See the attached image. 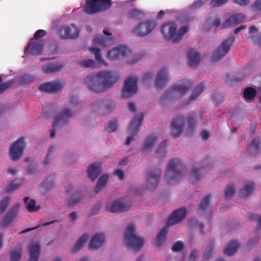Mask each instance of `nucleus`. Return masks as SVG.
<instances>
[{"label":"nucleus","instance_id":"nucleus-4","mask_svg":"<svg viewBox=\"0 0 261 261\" xmlns=\"http://www.w3.org/2000/svg\"><path fill=\"white\" fill-rule=\"evenodd\" d=\"M135 225L131 223L127 227L124 233V242L128 248L135 251H139L143 246L144 241L135 233Z\"/></svg>","mask_w":261,"mask_h":261},{"label":"nucleus","instance_id":"nucleus-19","mask_svg":"<svg viewBox=\"0 0 261 261\" xmlns=\"http://www.w3.org/2000/svg\"><path fill=\"white\" fill-rule=\"evenodd\" d=\"M129 52V49L123 46L114 48L107 54V58L110 60H114L124 57Z\"/></svg>","mask_w":261,"mask_h":261},{"label":"nucleus","instance_id":"nucleus-34","mask_svg":"<svg viewBox=\"0 0 261 261\" xmlns=\"http://www.w3.org/2000/svg\"><path fill=\"white\" fill-rule=\"evenodd\" d=\"M239 246V244L237 241H231L224 249L223 253L228 255H231L235 253Z\"/></svg>","mask_w":261,"mask_h":261},{"label":"nucleus","instance_id":"nucleus-41","mask_svg":"<svg viewBox=\"0 0 261 261\" xmlns=\"http://www.w3.org/2000/svg\"><path fill=\"white\" fill-rule=\"evenodd\" d=\"M82 196L83 195L81 192H77L72 195L68 200V205L71 206H74L80 201Z\"/></svg>","mask_w":261,"mask_h":261},{"label":"nucleus","instance_id":"nucleus-32","mask_svg":"<svg viewBox=\"0 0 261 261\" xmlns=\"http://www.w3.org/2000/svg\"><path fill=\"white\" fill-rule=\"evenodd\" d=\"M255 190V185L253 182H248L244 187L240 190L239 195L241 197L245 198L252 194Z\"/></svg>","mask_w":261,"mask_h":261},{"label":"nucleus","instance_id":"nucleus-62","mask_svg":"<svg viewBox=\"0 0 261 261\" xmlns=\"http://www.w3.org/2000/svg\"><path fill=\"white\" fill-rule=\"evenodd\" d=\"M208 1L209 0H198L192 5L191 8L193 9H198Z\"/></svg>","mask_w":261,"mask_h":261},{"label":"nucleus","instance_id":"nucleus-58","mask_svg":"<svg viewBox=\"0 0 261 261\" xmlns=\"http://www.w3.org/2000/svg\"><path fill=\"white\" fill-rule=\"evenodd\" d=\"M167 146V140H164L159 146L156 149V153H165L166 152V148Z\"/></svg>","mask_w":261,"mask_h":261},{"label":"nucleus","instance_id":"nucleus-46","mask_svg":"<svg viewBox=\"0 0 261 261\" xmlns=\"http://www.w3.org/2000/svg\"><path fill=\"white\" fill-rule=\"evenodd\" d=\"M26 207L30 212L38 211L40 209V206H36V201L34 199H31L27 204Z\"/></svg>","mask_w":261,"mask_h":261},{"label":"nucleus","instance_id":"nucleus-53","mask_svg":"<svg viewBox=\"0 0 261 261\" xmlns=\"http://www.w3.org/2000/svg\"><path fill=\"white\" fill-rule=\"evenodd\" d=\"M235 193L234 186L232 185L228 186L225 190V196L227 198H229Z\"/></svg>","mask_w":261,"mask_h":261},{"label":"nucleus","instance_id":"nucleus-48","mask_svg":"<svg viewBox=\"0 0 261 261\" xmlns=\"http://www.w3.org/2000/svg\"><path fill=\"white\" fill-rule=\"evenodd\" d=\"M94 41L96 44L106 46L107 45L108 40L103 36H97L95 38Z\"/></svg>","mask_w":261,"mask_h":261},{"label":"nucleus","instance_id":"nucleus-6","mask_svg":"<svg viewBox=\"0 0 261 261\" xmlns=\"http://www.w3.org/2000/svg\"><path fill=\"white\" fill-rule=\"evenodd\" d=\"M192 82L188 80H183L174 84L170 90H167L161 98L162 101L164 100L171 99L175 95V93L183 94L192 85Z\"/></svg>","mask_w":261,"mask_h":261},{"label":"nucleus","instance_id":"nucleus-25","mask_svg":"<svg viewBox=\"0 0 261 261\" xmlns=\"http://www.w3.org/2000/svg\"><path fill=\"white\" fill-rule=\"evenodd\" d=\"M261 140L259 138L254 139L251 142L249 146L248 147L247 153L251 156H255L258 155L261 150L260 148Z\"/></svg>","mask_w":261,"mask_h":261},{"label":"nucleus","instance_id":"nucleus-47","mask_svg":"<svg viewBox=\"0 0 261 261\" xmlns=\"http://www.w3.org/2000/svg\"><path fill=\"white\" fill-rule=\"evenodd\" d=\"M21 256L20 249H15L11 251L10 257L11 261H18Z\"/></svg>","mask_w":261,"mask_h":261},{"label":"nucleus","instance_id":"nucleus-27","mask_svg":"<svg viewBox=\"0 0 261 261\" xmlns=\"http://www.w3.org/2000/svg\"><path fill=\"white\" fill-rule=\"evenodd\" d=\"M101 165L99 163H94L91 164L88 169V177L92 180L94 181L101 173Z\"/></svg>","mask_w":261,"mask_h":261},{"label":"nucleus","instance_id":"nucleus-31","mask_svg":"<svg viewBox=\"0 0 261 261\" xmlns=\"http://www.w3.org/2000/svg\"><path fill=\"white\" fill-rule=\"evenodd\" d=\"M205 88V84L204 82L200 83L194 89V91L190 96L186 105H188L196 100L198 97L203 92Z\"/></svg>","mask_w":261,"mask_h":261},{"label":"nucleus","instance_id":"nucleus-12","mask_svg":"<svg viewBox=\"0 0 261 261\" xmlns=\"http://www.w3.org/2000/svg\"><path fill=\"white\" fill-rule=\"evenodd\" d=\"M154 20H147L139 24L134 30L133 32L136 35L144 37L149 34L156 27Z\"/></svg>","mask_w":261,"mask_h":261},{"label":"nucleus","instance_id":"nucleus-14","mask_svg":"<svg viewBox=\"0 0 261 261\" xmlns=\"http://www.w3.org/2000/svg\"><path fill=\"white\" fill-rule=\"evenodd\" d=\"M58 35L61 39H73L80 34L79 29L73 24L70 26H63L58 30Z\"/></svg>","mask_w":261,"mask_h":261},{"label":"nucleus","instance_id":"nucleus-26","mask_svg":"<svg viewBox=\"0 0 261 261\" xmlns=\"http://www.w3.org/2000/svg\"><path fill=\"white\" fill-rule=\"evenodd\" d=\"M156 134L152 133L149 135L146 139L141 152L142 153H148L152 148L154 147V144L157 140Z\"/></svg>","mask_w":261,"mask_h":261},{"label":"nucleus","instance_id":"nucleus-10","mask_svg":"<svg viewBox=\"0 0 261 261\" xmlns=\"http://www.w3.org/2000/svg\"><path fill=\"white\" fill-rule=\"evenodd\" d=\"M144 114L140 113L137 117H134L130 123L128 133L131 136H128L125 141V144L128 145L134 139V136L137 134L139 131L142 122L143 120Z\"/></svg>","mask_w":261,"mask_h":261},{"label":"nucleus","instance_id":"nucleus-11","mask_svg":"<svg viewBox=\"0 0 261 261\" xmlns=\"http://www.w3.org/2000/svg\"><path fill=\"white\" fill-rule=\"evenodd\" d=\"M137 79L134 76H129L125 81L122 90V97L127 98L132 96L137 91Z\"/></svg>","mask_w":261,"mask_h":261},{"label":"nucleus","instance_id":"nucleus-63","mask_svg":"<svg viewBox=\"0 0 261 261\" xmlns=\"http://www.w3.org/2000/svg\"><path fill=\"white\" fill-rule=\"evenodd\" d=\"M54 149V146H51L49 148V149L47 153L46 158H45V160L43 161V165H46L49 163V162L50 161L49 156H50V154L53 152Z\"/></svg>","mask_w":261,"mask_h":261},{"label":"nucleus","instance_id":"nucleus-51","mask_svg":"<svg viewBox=\"0 0 261 261\" xmlns=\"http://www.w3.org/2000/svg\"><path fill=\"white\" fill-rule=\"evenodd\" d=\"M14 83L13 80H10L0 85V94L6 91L11 85Z\"/></svg>","mask_w":261,"mask_h":261},{"label":"nucleus","instance_id":"nucleus-15","mask_svg":"<svg viewBox=\"0 0 261 261\" xmlns=\"http://www.w3.org/2000/svg\"><path fill=\"white\" fill-rule=\"evenodd\" d=\"M171 127L172 136L176 138L179 137L185 127L184 117L179 115L175 117L171 122Z\"/></svg>","mask_w":261,"mask_h":261},{"label":"nucleus","instance_id":"nucleus-21","mask_svg":"<svg viewBox=\"0 0 261 261\" xmlns=\"http://www.w3.org/2000/svg\"><path fill=\"white\" fill-rule=\"evenodd\" d=\"M168 70V69L165 67L158 72L155 82V86L156 88L162 89L168 81L167 73Z\"/></svg>","mask_w":261,"mask_h":261},{"label":"nucleus","instance_id":"nucleus-3","mask_svg":"<svg viewBox=\"0 0 261 261\" xmlns=\"http://www.w3.org/2000/svg\"><path fill=\"white\" fill-rule=\"evenodd\" d=\"M189 28L187 25L181 27L176 32L177 25L173 22H168L163 24L161 32L166 40H172L173 43L178 42L182 38L184 35L188 31Z\"/></svg>","mask_w":261,"mask_h":261},{"label":"nucleus","instance_id":"nucleus-38","mask_svg":"<svg viewBox=\"0 0 261 261\" xmlns=\"http://www.w3.org/2000/svg\"><path fill=\"white\" fill-rule=\"evenodd\" d=\"M168 227L167 226L163 228L156 236V241L158 247H161L165 241L166 237L168 232Z\"/></svg>","mask_w":261,"mask_h":261},{"label":"nucleus","instance_id":"nucleus-56","mask_svg":"<svg viewBox=\"0 0 261 261\" xmlns=\"http://www.w3.org/2000/svg\"><path fill=\"white\" fill-rule=\"evenodd\" d=\"M184 247V244L181 241L175 242L172 247V250L174 252H179L181 251Z\"/></svg>","mask_w":261,"mask_h":261},{"label":"nucleus","instance_id":"nucleus-13","mask_svg":"<svg viewBox=\"0 0 261 261\" xmlns=\"http://www.w3.org/2000/svg\"><path fill=\"white\" fill-rule=\"evenodd\" d=\"M162 172V170L160 168L151 169L147 172L146 186L149 190H154L156 189L159 184Z\"/></svg>","mask_w":261,"mask_h":261},{"label":"nucleus","instance_id":"nucleus-24","mask_svg":"<svg viewBox=\"0 0 261 261\" xmlns=\"http://www.w3.org/2000/svg\"><path fill=\"white\" fill-rule=\"evenodd\" d=\"M245 19V16L242 14H237L231 16L225 20L222 24L221 28L222 29H225L232 25L238 24L243 22Z\"/></svg>","mask_w":261,"mask_h":261},{"label":"nucleus","instance_id":"nucleus-39","mask_svg":"<svg viewBox=\"0 0 261 261\" xmlns=\"http://www.w3.org/2000/svg\"><path fill=\"white\" fill-rule=\"evenodd\" d=\"M256 90L252 87H248L244 90V97L247 100L253 99L256 95Z\"/></svg>","mask_w":261,"mask_h":261},{"label":"nucleus","instance_id":"nucleus-2","mask_svg":"<svg viewBox=\"0 0 261 261\" xmlns=\"http://www.w3.org/2000/svg\"><path fill=\"white\" fill-rule=\"evenodd\" d=\"M187 173V169L178 159L171 160L167 166L164 180L168 184H175Z\"/></svg>","mask_w":261,"mask_h":261},{"label":"nucleus","instance_id":"nucleus-50","mask_svg":"<svg viewBox=\"0 0 261 261\" xmlns=\"http://www.w3.org/2000/svg\"><path fill=\"white\" fill-rule=\"evenodd\" d=\"M214 246L212 243L207 248H206L203 254V258L204 259H207L212 256L213 253Z\"/></svg>","mask_w":261,"mask_h":261},{"label":"nucleus","instance_id":"nucleus-37","mask_svg":"<svg viewBox=\"0 0 261 261\" xmlns=\"http://www.w3.org/2000/svg\"><path fill=\"white\" fill-rule=\"evenodd\" d=\"M108 175L103 174L98 179L95 188V193L96 194L99 193L105 186L108 182Z\"/></svg>","mask_w":261,"mask_h":261},{"label":"nucleus","instance_id":"nucleus-7","mask_svg":"<svg viewBox=\"0 0 261 261\" xmlns=\"http://www.w3.org/2000/svg\"><path fill=\"white\" fill-rule=\"evenodd\" d=\"M73 114L72 111L68 109H65L55 117V120L52 124L53 128L50 130V136L51 138H53L55 136L56 128L67 124Z\"/></svg>","mask_w":261,"mask_h":261},{"label":"nucleus","instance_id":"nucleus-35","mask_svg":"<svg viewBox=\"0 0 261 261\" xmlns=\"http://www.w3.org/2000/svg\"><path fill=\"white\" fill-rule=\"evenodd\" d=\"M88 236L87 233H84L79 238L72 248L71 251L72 253L78 252L83 247L88 239Z\"/></svg>","mask_w":261,"mask_h":261},{"label":"nucleus","instance_id":"nucleus-45","mask_svg":"<svg viewBox=\"0 0 261 261\" xmlns=\"http://www.w3.org/2000/svg\"><path fill=\"white\" fill-rule=\"evenodd\" d=\"M79 64L81 67L84 68H91L94 67L95 63L93 60L86 59L81 60L79 62Z\"/></svg>","mask_w":261,"mask_h":261},{"label":"nucleus","instance_id":"nucleus-43","mask_svg":"<svg viewBox=\"0 0 261 261\" xmlns=\"http://www.w3.org/2000/svg\"><path fill=\"white\" fill-rule=\"evenodd\" d=\"M127 15V17L130 18L140 19L142 17L143 14L141 11L137 9H133L130 10Z\"/></svg>","mask_w":261,"mask_h":261},{"label":"nucleus","instance_id":"nucleus-23","mask_svg":"<svg viewBox=\"0 0 261 261\" xmlns=\"http://www.w3.org/2000/svg\"><path fill=\"white\" fill-rule=\"evenodd\" d=\"M105 236L102 233H98L93 236L89 245V249L96 250L105 243Z\"/></svg>","mask_w":261,"mask_h":261},{"label":"nucleus","instance_id":"nucleus-22","mask_svg":"<svg viewBox=\"0 0 261 261\" xmlns=\"http://www.w3.org/2000/svg\"><path fill=\"white\" fill-rule=\"evenodd\" d=\"M188 127L186 134L188 135H193L197 127V117L196 114L191 112L188 115Z\"/></svg>","mask_w":261,"mask_h":261},{"label":"nucleus","instance_id":"nucleus-9","mask_svg":"<svg viewBox=\"0 0 261 261\" xmlns=\"http://www.w3.org/2000/svg\"><path fill=\"white\" fill-rule=\"evenodd\" d=\"M25 148L24 138L21 137L15 141L11 146L9 156L12 161L20 159L23 154Z\"/></svg>","mask_w":261,"mask_h":261},{"label":"nucleus","instance_id":"nucleus-55","mask_svg":"<svg viewBox=\"0 0 261 261\" xmlns=\"http://www.w3.org/2000/svg\"><path fill=\"white\" fill-rule=\"evenodd\" d=\"M19 186V184L14 180L8 185L6 188V191L7 193L12 192L17 189Z\"/></svg>","mask_w":261,"mask_h":261},{"label":"nucleus","instance_id":"nucleus-8","mask_svg":"<svg viewBox=\"0 0 261 261\" xmlns=\"http://www.w3.org/2000/svg\"><path fill=\"white\" fill-rule=\"evenodd\" d=\"M234 37L231 36L224 41L213 53L212 56V61L213 62L219 61L225 57L234 43Z\"/></svg>","mask_w":261,"mask_h":261},{"label":"nucleus","instance_id":"nucleus-54","mask_svg":"<svg viewBox=\"0 0 261 261\" xmlns=\"http://www.w3.org/2000/svg\"><path fill=\"white\" fill-rule=\"evenodd\" d=\"M10 202L9 198L8 197L4 198L0 202V214H2L6 209Z\"/></svg>","mask_w":261,"mask_h":261},{"label":"nucleus","instance_id":"nucleus-64","mask_svg":"<svg viewBox=\"0 0 261 261\" xmlns=\"http://www.w3.org/2000/svg\"><path fill=\"white\" fill-rule=\"evenodd\" d=\"M114 174L117 176L120 180H122L124 178V173L122 170H116L114 172Z\"/></svg>","mask_w":261,"mask_h":261},{"label":"nucleus","instance_id":"nucleus-28","mask_svg":"<svg viewBox=\"0 0 261 261\" xmlns=\"http://www.w3.org/2000/svg\"><path fill=\"white\" fill-rule=\"evenodd\" d=\"M40 248V245L38 243H33L30 245L28 248L30 256L29 261H38Z\"/></svg>","mask_w":261,"mask_h":261},{"label":"nucleus","instance_id":"nucleus-1","mask_svg":"<svg viewBox=\"0 0 261 261\" xmlns=\"http://www.w3.org/2000/svg\"><path fill=\"white\" fill-rule=\"evenodd\" d=\"M117 72L103 71L91 73L85 79L89 89L95 93H102L111 87L119 80Z\"/></svg>","mask_w":261,"mask_h":261},{"label":"nucleus","instance_id":"nucleus-40","mask_svg":"<svg viewBox=\"0 0 261 261\" xmlns=\"http://www.w3.org/2000/svg\"><path fill=\"white\" fill-rule=\"evenodd\" d=\"M202 170L201 168L194 166L192 168V171L190 175V178L192 182H195L200 178V172Z\"/></svg>","mask_w":261,"mask_h":261},{"label":"nucleus","instance_id":"nucleus-20","mask_svg":"<svg viewBox=\"0 0 261 261\" xmlns=\"http://www.w3.org/2000/svg\"><path fill=\"white\" fill-rule=\"evenodd\" d=\"M43 42L42 41H33L29 43L25 49V53H29L32 55H40L43 50Z\"/></svg>","mask_w":261,"mask_h":261},{"label":"nucleus","instance_id":"nucleus-52","mask_svg":"<svg viewBox=\"0 0 261 261\" xmlns=\"http://www.w3.org/2000/svg\"><path fill=\"white\" fill-rule=\"evenodd\" d=\"M118 127V123L116 120H113L109 122L106 130L108 132H114L116 130Z\"/></svg>","mask_w":261,"mask_h":261},{"label":"nucleus","instance_id":"nucleus-18","mask_svg":"<svg viewBox=\"0 0 261 261\" xmlns=\"http://www.w3.org/2000/svg\"><path fill=\"white\" fill-rule=\"evenodd\" d=\"M130 206V204H125L120 199H116L112 202L108 203L106 208L112 213L124 212L128 210Z\"/></svg>","mask_w":261,"mask_h":261},{"label":"nucleus","instance_id":"nucleus-60","mask_svg":"<svg viewBox=\"0 0 261 261\" xmlns=\"http://www.w3.org/2000/svg\"><path fill=\"white\" fill-rule=\"evenodd\" d=\"M251 9L254 12L261 11V0H256L252 5Z\"/></svg>","mask_w":261,"mask_h":261},{"label":"nucleus","instance_id":"nucleus-42","mask_svg":"<svg viewBox=\"0 0 261 261\" xmlns=\"http://www.w3.org/2000/svg\"><path fill=\"white\" fill-rule=\"evenodd\" d=\"M89 51L93 54L95 56L96 60L101 63H103L104 61L100 54V50L99 48L95 47H91L89 48Z\"/></svg>","mask_w":261,"mask_h":261},{"label":"nucleus","instance_id":"nucleus-57","mask_svg":"<svg viewBox=\"0 0 261 261\" xmlns=\"http://www.w3.org/2000/svg\"><path fill=\"white\" fill-rule=\"evenodd\" d=\"M34 80V77L33 76L30 75H24L20 78V81L24 84H27L31 83Z\"/></svg>","mask_w":261,"mask_h":261},{"label":"nucleus","instance_id":"nucleus-33","mask_svg":"<svg viewBox=\"0 0 261 261\" xmlns=\"http://www.w3.org/2000/svg\"><path fill=\"white\" fill-rule=\"evenodd\" d=\"M193 50L187 54L188 64L190 66H196L200 61V54L198 52L192 53Z\"/></svg>","mask_w":261,"mask_h":261},{"label":"nucleus","instance_id":"nucleus-16","mask_svg":"<svg viewBox=\"0 0 261 261\" xmlns=\"http://www.w3.org/2000/svg\"><path fill=\"white\" fill-rule=\"evenodd\" d=\"M187 213V210L184 207L174 211L167 222V226L169 227L181 222L186 217Z\"/></svg>","mask_w":261,"mask_h":261},{"label":"nucleus","instance_id":"nucleus-49","mask_svg":"<svg viewBox=\"0 0 261 261\" xmlns=\"http://www.w3.org/2000/svg\"><path fill=\"white\" fill-rule=\"evenodd\" d=\"M229 0H212L210 3V6L212 8L221 7L226 4Z\"/></svg>","mask_w":261,"mask_h":261},{"label":"nucleus","instance_id":"nucleus-29","mask_svg":"<svg viewBox=\"0 0 261 261\" xmlns=\"http://www.w3.org/2000/svg\"><path fill=\"white\" fill-rule=\"evenodd\" d=\"M64 67V65L59 62H53L45 65L42 67L43 73L46 74L54 73L60 71Z\"/></svg>","mask_w":261,"mask_h":261},{"label":"nucleus","instance_id":"nucleus-59","mask_svg":"<svg viewBox=\"0 0 261 261\" xmlns=\"http://www.w3.org/2000/svg\"><path fill=\"white\" fill-rule=\"evenodd\" d=\"M46 32L43 30H38L34 34V38L36 40H38L41 37L45 36Z\"/></svg>","mask_w":261,"mask_h":261},{"label":"nucleus","instance_id":"nucleus-17","mask_svg":"<svg viewBox=\"0 0 261 261\" xmlns=\"http://www.w3.org/2000/svg\"><path fill=\"white\" fill-rule=\"evenodd\" d=\"M63 85L59 81H55L52 82H47L42 84L39 86V90L41 91L48 93H57L62 89Z\"/></svg>","mask_w":261,"mask_h":261},{"label":"nucleus","instance_id":"nucleus-30","mask_svg":"<svg viewBox=\"0 0 261 261\" xmlns=\"http://www.w3.org/2000/svg\"><path fill=\"white\" fill-rule=\"evenodd\" d=\"M18 212V205H16L11 208L5 216L2 222L3 226H7L11 223L16 217Z\"/></svg>","mask_w":261,"mask_h":261},{"label":"nucleus","instance_id":"nucleus-61","mask_svg":"<svg viewBox=\"0 0 261 261\" xmlns=\"http://www.w3.org/2000/svg\"><path fill=\"white\" fill-rule=\"evenodd\" d=\"M69 103L72 107H75L79 103V99L76 95H72L69 99Z\"/></svg>","mask_w":261,"mask_h":261},{"label":"nucleus","instance_id":"nucleus-44","mask_svg":"<svg viewBox=\"0 0 261 261\" xmlns=\"http://www.w3.org/2000/svg\"><path fill=\"white\" fill-rule=\"evenodd\" d=\"M211 195H206L202 200L199 206L200 211H204L207 208L210 202Z\"/></svg>","mask_w":261,"mask_h":261},{"label":"nucleus","instance_id":"nucleus-36","mask_svg":"<svg viewBox=\"0 0 261 261\" xmlns=\"http://www.w3.org/2000/svg\"><path fill=\"white\" fill-rule=\"evenodd\" d=\"M54 187V177L52 175H50L43 181L40 188L42 192H45L53 188Z\"/></svg>","mask_w":261,"mask_h":261},{"label":"nucleus","instance_id":"nucleus-5","mask_svg":"<svg viewBox=\"0 0 261 261\" xmlns=\"http://www.w3.org/2000/svg\"><path fill=\"white\" fill-rule=\"evenodd\" d=\"M112 5L111 0H87L84 11L88 14H95L109 9Z\"/></svg>","mask_w":261,"mask_h":261}]
</instances>
